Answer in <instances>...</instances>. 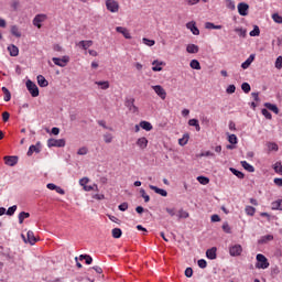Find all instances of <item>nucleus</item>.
Instances as JSON below:
<instances>
[{
	"mask_svg": "<svg viewBox=\"0 0 282 282\" xmlns=\"http://www.w3.org/2000/svg\"><path fill=\"white\" fill-rule=\"evenodd\" d=\"M87 153H89L87 147L79 148L77 151V155H87Z\"/></svg>",
	"mask_w": 282,
	"mask_h": 282,
	"instance_id": "55",
	"label": "nucleus"
},
{
	"mask_svg": "<svg viewBox=\"0 0 282 282\" xmlns=\"http://www.w3.org/2000/svg\"><path fill=\"white\" fill-rule=\"evenodd\" d=\"M272 210H282V199H278L271 204Z\"/></svg>",
	"mask_w": 282,
	"mask_h": 282,
	"instance_id": "32",
	"label": "nucleus"
},
{
	"mask_svg": "<svg viewBox=\"0 0 282 282\" xmlns=\"http://www.w3.org/2000/svg\"><path fill=\"white\" fill-rule=\"evenodd\" d=\"M91 45H94V41L91 40H88V41L83 40L77 43V46L82 47V50H89Z\"/></svg>",
	"mask_w": 282,
	"mask_h": 282,
	"instance_id": "15",
	"label": "nucleus"
},
{
	"mask_svg": "<svg viewBox=\"0 0 282 282\" xmlns=\"http://www.w3.org/2000/svg\"><path fill=\"white\" fill-rule=\"evenodd\" d=\"M256 55L251 54L242 64L241 67L242 69H248L252 63H254Z\"/></svg>",
	"mask_w": 282,
	"mask_h": 282,
	"instance_id": "17",
	"label": "nucleus"
},
{
	"mask_svg": "<svg viewBox=\"0 0 282 282\" xmlns=\"http://www.w3.org/2000/svg\"><path fill=\"white\" fill-rule=\"evenodd\" d=\"M188 124L189 127H195L196 131L202 130V127H199V120L197 119H189Z\"/></svg>",
	"mask_w": 282,
	"mask_h": 282,
	"instance_id": "30",
	"label": "nucleus"
},
{
	"mask_svg": "<svg viewBox=\"0 0 282 282\" xmlns=\"http://www.w3.org/2000/svg\"><path fill=\"white\" fill-rule=\"evenodd\" d=\"M223 230L224 232H226L227 235H230L232 232V229L230 228V225H228V223H224L223 224Z\"/></svg>",
	"mask_w": 282,
	"mask_h": 282,
	"instance_id": "51",
	"label": "nucleus"
},
{
	"mask_svg": "<svg viewBox=\"0 0 282 282\" xmlns=\"http://www.w3.org/2000/svg\"><path fill=\"white\" fill-rule=\"evenodd\" d=\"M229 171L236 175V177H238V180H243V177H246V175L241 172V171H238L237 169L235 167H230Z\"/></svg>",
	"mask_w": 282,
	"mask_h": 282,
	"instance_id": "28",
	"label": "nucleus"
},
{
	"mask_svg": "<svg viewBox=\"0 0 282 282\" xmlns=\"http://www.w3.org/2000/svg\"><path fill=\"white\" fill-rule=\"evenodd\" d=\"M28 218H30V213H25V212L20 213L18 216L19 224H23V221Z\"/></svg>",
	"mask_w": 282,
	"mask_h": 282,
	"instance_id": "35",
	"label": "nucleus"
},
{
	"mask_svg": "<svg viewBox=\"0 0 282 282\" xmlns=\"http://www.w3.org/2000/svg\"><path fill=\"white\" fill-rule=\"evenodd\" d=\"M261 113L264 116V118H267V120H272V113H270L268 109L263 108Z\"/></svg>",
	"mask_w": 282,
	"mask_h": 282,
	"instance_id": "53",
	"label": "nucleus"
},
{
	"mask_svg": "<svg viewBox=\"0 0 282 282\" xmlns=\"http://www.w3.org/2000/svg\"><path fill=\"white\" fill-rule=\"evenodd\" d=\"M152 65H155V66L152 67V72H162V66L161 65H164V63L154 61L152 63Z\"/></svg>",
	"mask_w": 282,
	"mask_h": 282,
	"instance_id": "33",
	"label": "nucleus"
},
{
	"mask_svg": "<svg viewBox=\"0 0 282 282\" xmlns=\"http://www.w3.org/2000/svg\"><path fill=\"white\" fill-rule=\"evenodd\" d=\"M235 32H237V34H239V36L242 39H246V30L243 28H236Z\"/></svg>",
	"mask_w": 282,
	"mask_h": 282,
	"instance_id": "50",
	"label": "nucleus"
},
{
	"mask_svg": "<svg viewBox=\"0 0 282 282\" xmlns=\"http://www.w3.org/2000/svg\"><path fill=\"white\" fill-rule=\"evenodd\" d=\"M52 61H53L54 65H57V67H66L67 63H69V56L65 55L62 58L53 57Z\"/></svg>",
	"mask_w": 282,
	"mask_h": 282,
	"instance_id": "6",
	"label": "nucleus"
},
{
	"mask_svg": "<svg viewBox=\"0 0 282 282\" xmlns=\"http://www.w3.org/2000/svg\"><path fill=\"white\" fill-rule=\"evenodd\" d=\"M135 99L134 98H130L126 100V107H128V109H130L132 106H134L135 104Z\"/></svg>",
	"mask_w": 282,
	"mask_h": 282,
	"instance_id": "59",
	"label": "nucleus"
},
{
	"mask_svg": "<svg viewBox=\"0 0 282 282\" xmlns=\"http://www.w3.org/2000/svg\"><path fill=\"white\" fill-rule=\"evenodd\" d=\"M264 107H265L267 109H269V111H273V113L279 115V107H276V105L270 104V102H265V104H264Z\"/></svg>",
	"mask_w": 282,
	"mask_h": 282,
	"instance_id": "27",
	"label": "nucleus"
},
{
	"mask_svg": "<svg viewBox=\"0 0 282 282\" xmlns=\"http://www.w3.org/2000/svg\"><path fill=\"white\" fill-rule=\"evenodd\" d=\"M47 147L48 149H52V147L63 148L65 147V139H48Z\"/></svg>",
	"mask_w": 282,
	"mask_h": 282,
	"instance_id": "7",
	"label": "nucleus"
},
{
	"mask_svg": "<svg viewBox=\"0 0 282 282\" xmlns=\"http://www.w3.org/2000/svg\"><path fill=\"white\" fill-rule=\"evenodd\" d=\"M272 19L274 23H280V24L282 23V17L279 13H273Z\"/></svg>",
	"mask_w": 282,
	"mask_h": 282,
	"instance_id": "57",
	"label": "nucleus"
},
{
	"mask_svg": "<svg viewBox=\"0 0 282 282\" xmlns=\"http://www.w3.org/2000/svg\"><path fill=\"white\" fill-rule=\"evenodd\" d=\"M274 240V236L272 235H267V236H262L259 240L258 243L263 245V243H268L269 241H273Z\"/></svg>",
	"mask_w": 282,
	"mask_h": 282,
	"instance_id": "23",
	"label": "nucleus"
},
{
	"mask_svg": "<svg viewBox=\"0 0 282 282\" xmlns=\"http://www.w3.org/2000/svg\"><path fill=\"white\" fill-rule=\"evenodd\" d=\"M4 164L7 166H17L19 164V156H4Z\"/></svg>",
	"mask_w": 282,
	"mask_h": 282,
	"instance_id": "11",
	"label": "nucleus"
},
{
	"mask_svg": "<svg viewBox=\"0 0 282 282\" xmlns=\"http://www.w3.org/2000/svg\"><path fill=\"white\" fill-rule=\"evenodd\" d=\"M261 34V30L258 25L253 28V30L249 33L250 36H259Z\"/></svg>",
	"mask_w": 282,
	"mask_h": 282,
	"instance_id": "48",
	"label": "nucleus"
},
{
	"mask_svg": "<svg viewBox=\"0 0 282 282\" xmlns=\"http://www.w3.org/2000/svg\"><path fill=\"white\" fill-rule=\"evenodd\" d=\"M45 21H47V14H44V13L36 14L33 19V25H35V28L41 30V28H43L41 23H45Z\"/></svg>",
	"mask_w": 282,
	"mask_h": 282,
	"instance_id": "3",
	"label": "nucleus"
},
{
	"mask_svg": "<svg viewBox=\"0 0 282 282\" xmlns=\"http://www.w3.org/2000/svg\"><path fill=\"white\" fill-rule=\"evenodd\" d=\"M112 237H113V239H120L122 237V229L113 228L112 229Z\"/></svg>",
	"mask_w": 282,
	"mask_h": 282,
	"instance_id": "34",
	"label": "nucleus"
},
{
	"mask_svg": "<svg viewBox=\"0 0 282 282\" xmlns=\"http://www.w3.org/2000/svg\"><path fill=\"white\" fill-rule=\"evenodd\" d=\"M206 30H221V25H215L213 22L205 23Z\"/></svg>",
	"mask_w": 282,
	"mask_h": 282,
	"instance_id": "37",
	"label": "nucleus"
},
{
	"mask_svg": "<svg viewBox=\"0 0 282 282\" xmlns=\"http://www.w3.org/2000/svg\"><path fill=\"white\" fill-rule=\"evenodd\" d=\"M26 89L29 94H31L32 98H37L40 94L39 86H36V84H34V82H32L31 79L26 80Z\"/></svg>",
	"mask_w": 282,
	"mask_h": 282,
	"instance_id": "2",
	"label": "nucleus"
},
{
	"mask_svg": "<svg viewBox=\"0 0 282 282\" xmlns=\"http://www.w3.org/2000/svg\"><path fill=\"white\" fill-rule=\"evenodd\" d=\"M186 52L188 54H197L199 52V46L195 45V44H188L186 46Z\"/></svg>",
	"mask_w": 282,
	"mask_h": 282,
	"instance_id": "20",
	"label": "nucleus"
},
{
	"mask_svg": "<svg viewBox=\"0 0 282 282\" xmlns=\"http://www.w3.org/2000/svg\"><path fill=\"white\" fill-rule=\"evenodd\" d=\"M34 153H41V148L36 147V145H30L26 155L32 156Z\"/></svg>",
	"mask_w": 282,
	"mask_h": 282,
	"instance_id": "26",
	"label": "nucleus"
},
{
	"mask_svg": "<svg viewBox=\"0 0 282 282\" xmlns=\"http://www.w3.org/2000/svg\"><path fill=\"white\" fill-rule=\"evenodd\" d=\"M197 182H199V184H203V186H206L207 184H210V178L206 176H198Z\"/></svg>",
	"mask_w": 282,
	"mask_h": 282,
	"instance_id": "39",
	"label": "nucleus"
},
{
	"mask_svg": "<svg viewBox=\"0 0 282 282\" xmlns=\"http://www.w3.org/2000/svg\"><path fill=\"white\" fill-rule=\"evenodd\" d=\"M243 252V248L241 245H234L229 248V253L231 257H240V254Z\"/></svg>",
	"mask_w": 282,
	"mask_h": 282,
	"instance_id": "10",
	"label": "nucleus"
},
{
	"mask_svg": "<svg viewBox=\"0 0 282 282\" xmlns=\"http://www.w3.org/2000/svg\"><path fill=\"white\" fill-rule=\"evenodd\" d=\"M275 69H282V56H278L275 59Z\"/></svg>",
	"mask_w": 282,
	"mask_h": 282,
	"instance_id": "56",
	"label": "nucleus"
},
{
	"mask_svg": "<svg viewBox=\"0 0 282 282\" xmlns=\"http://www.w3.org/2000/svg\"><path fill=\"white\" fill-rule=\"evenodd\" d=\"M207 259H210L212 261L217 259V247H213L206 251Z\"/></svg>",
	"mask_w": 282,
	"mask_h": 282,
	"instance_id": "18",
	"label": "nucleus"
},
{
	"mask_svg": "<svg viewBox=\"0 0 282 282\" xmlns=\"http://www.w3.org/2000/svg\"><path fill=\"white\" fill-rule=\"evenodd\" d=\"M225 3H226V8L228 9V10H236V6H235V1H232V0H225Z\"/></svg>",
	"mask_w": 282,
	"mask_h": 282,
	"instance_id": "46",
	"label": "nucleus"
},
{
	"mask_svg": "<svg viewBox=\"0 0 282 282\" xmlns=\"http://www.w3.org/2000/svg\"><path fill=\"white\" fill-rule=\"evenodd\" d=\"M11 34L15 36L17 39H21V31L19 30V26L12 25L11 26Z\"/></svg>",
	"mask_w": 282,
	"mask_h": 282,
	"instance_id": "31",
	"label": "nucleus"
},
{
	"mask_svg": "<svg viewBox=\"0 0 282 282\" xmlns=\"http://www.w3.org/2000/svg\"><path fill=\"white\" fill-rule=\"evenodd\" d=\"M149 188L151 191H154V193H156L158 195H161V197H167V195H169V193L165 189H162L158 186L150 185Z\"/></svg>",
	"mask_w": 282,
	"mask_h": 282,
	"instance_id": "14",
	"label": "nucleus"
},
{
	"mask_svg": "<svg viewBox=\"0 0 282 282\" xmlns=\"http://www.w3.org/2000/svg\"><path fill=\"white\" fill-rule=\"evenodd\" d=\"M250 10V6L246 2L238 3V13L240 17H248V12Z\"/></svg>",
	"mask_w": 282,
	"mask_h": 282,
	"instance_id": "9",
	"label": "nucleus"
},
{
	"mask_svg": "<svg viewBox=\"0 0 282 282\" xmlns=\"http://www.w3.org/2000/svg\"><path fill=\"white\" fill-rule=\"evenodd\" d=\"M185 276H187V279H191V276H193V269L192 268H187L185 270Z\"/></svg>",
	"mask_w": 282,
	"mask_h": 282,
	"instance_id": "64",
	"label": "nucleus"
},
{
	"mask_svg": "<svg viewBox=\"0 0 282 282\" xmlns=\"http://www.w3.org/2000/svg\"><path fill=\"white\" fill-rule=\"evenodd\" d=\"M237 91V87L235 85H229L226 89L227 94H235Z\"/></svg>",
	"mask_w": 282,
	"mask_h": 282,
	"instance_id": "60",
	"label": "nucleus"
},
{
	"mask_svg": "<svg viewBox=\"0 0 282 282\" xmlns=\"http://www.w3.org/2000/svg\"><path fill=\"white\" fill-rule=\"evenodd\" d=\"M257 259V263H256V268L258 270H268V268H270V262H268V258H265V256H263L262 253H258L256 256Z\"/></svg>",
	"mask_w": 282,
	"mask_h": 282,
	"instance_id": "1",
	"label": "nucleus"
},
{
	"mask_svg": "<svg viewBox=\"0 0 282 282\" xmlns=\"http://www.w3.org/2000/svg\"><path fill=\"white\" fill-rule=\"evenodd\" d=\"M79 261H86L87 265H91V263L94 262V259L89 254H80Z\"/></svg>",
	"mask_w": 282,
	"mask_h": 282,
	"instance_id": "24",
	"label": "nucleus"
},
{
	"mask_svg": "<svg viewBox=\"0 0 282 282\" xmlns=\"http://www.w3.org/2000/svg\"><path fill=\"white\" fill-rule=\"evenodd\" d=\"M268 151H279V144L275 142H268L267 143Z\"/></svg>",
	"mask_w": 282,
	"mask_h": 282,
	"instance_id": "40",
	"label": "nucleus"
},
{
	"mask_svg": "<svg viewBox=\"0 0 282 282\" xmlns=\"http://www.w3.org/2000/svg\"><path fill=\"white\" fill-rule=\"evenodd\" d=\"M189 67L192 69H202V65L199 64V61H197V59H192L189 63Z\"/></svg>",
	"mask_w": 282,
	"mask_h": 282,
	"instance_id": "38",
	"label": "nucleus"
},
{
	"mask_svg": "<svg viewBox=\"0 0 282 282\" xmlns=\"http://www.w3.org/2000/svg\"><path fill=\"white\" fill-rule=\"evenodd\" d=\"M141 196L143 197L145 204H149L151 202V197L147 194L144 189H140Z\"/></svg>",
	"mask_w": 282,
	"mask_h": 282,
	"instance_id": "49",
	"label": "nucleus"
},
{
	"mask_svg": "<svg viewBox=\"0 0 282 282\" xmlns=\"http://www.w3.org/2000/svg\"><path fill=\"white\" fill-rule=\"evenodd\" d=\"M2 91L4 94V102H10V100H12V94H10V90L6 86H3Z\"/></svg>",
	"mask_w": 282,
	"mask_h": 282,
	"instance_id": "25",
	"label": "nucleus"
},
{
	"mask_svg": "<svg viewBox=\"0 0 282 282\" xmlns=\"http://www.w3.org/2000/svg\"><path fill=\"white\" fill-rule=\"evenodd\" d=\"M191 215L188 212H185L184 209L178 210V219H188Z\"/></svg>",
	"mask_w": 282,
	"mask_h": 282,
	"instance_id": "43",
	"label": "nucleus"
},
{
	"mask_svg": "<svg viewBox=\"0 0 282 282\" xmlns=\"http://www.w3.org/2000/svg\"><path fill=\"white\" fill-rule=\"evenodd\" d=\"M241 89H242V91H243L245 94H250V91H251L252 88L250 87V84H248V83H242Z\"/></svg>",
	"mask_w": 282,
	"mask_h": 282,
	"instance_id": "47",
	"label": "nucleus"
},
{
	"mask_svg": "<svg viewBox=\"0 0 282 282\" xmlns=\"http://www.w3.org/2000/svg\"><path fill=\"white\" fill-rule=\"evenodd\" d=\"M228 142L230 144H237V142H239V140L237 139V137L235 134H229L228 135Z\"/></svg>",
	"mask_w": 282,
	"mask_h": 282,
	"instance_id": "54",
	"label": "nucleus"
},
{
	"mask_svg": "<svg viewBox=\"0 0 282 282\" xmlns=\"http://www.w3.org/2000/svg\"><path fill=\"white\" fill-rule=\"evenodd\" d=\"M140 127L144 129V131H151L153 129V126L149 121H141Z\"/></svg>",
	"mask_w": 282,
	"mask_h": 282,
	"instance_id": "29",
	"label": "nucleus"
},
{
	"mask_svg": "<svg viewBox=\"0 0 282 282\" xmlns=\"http://www.w3.org/2000/svg\"><path fill=\"white\" fill-rule=\"evenodd\" d=\"M8 52L10 56H19V47H17L14 44L8 46Z\"/></svg>",
	"mask_w": 282,
	"mask_h": 282,
	"instance_id": "21",
	"label": "nucleus"
},
{
	"mask_svg": "<svg viewBox=\"0 0 282 282\" xmlns=\"http://www.w3.org/2000/svg\"><path fill=\"white\" fill-rule=\"evenodd\" d=\"M142 42L144 43V45H148V47H153V45H155V42L153 40H149L147 37H143Z\"/></svg>",
	"mask_w": 282,
	"mask_h": 282,
	"instance_id": "52",
	"label": "nucleus"
},
{
	"mask_svg": "<svg viewBox=\"0 0 282 282\" xmlns=\"http://www.w3.org/2000/svg\"><path fill=\"white\" fill-rule=\"evenodd\" d=\"M187 30H191L192 34H194V36H199V29L197 28V25L195 24V22H188L186 24Z\"/></svg>",
	"mask_w": 282,
	"mask_h": 282,
	"instance_id": "13",
	"label": "nucleus"
},
{
	"mask_svg": "<svg viewBox=\"0 0 282 282\" xmlns=\"http://www.w3.org/2000/svg\"><path fill=\"white\" fill-rule=\"evenodd\" d=\"M273 171L275 173H278V175H282V165H281V162H276L274 165H273Z\"/></svg>",
	"mask_w": 282,
	"mask_h": 282,
	"instance_id": "44",
	"label": "nucleus"
},
{
	"mask_svg": "<svg viewBox=\"0 0 282 282\" xmlns=\"http://www.w3.org/2000/svg\"><path fill=\"white\" fill-rule=\"evenodd\" d=\"M240 164H241L242 169H245V171H248V173H254V166H252L247 161H241Z\"/></svg>",
	"mask_w": 282,
	"mask_h": 282,
	"instance_id": "22",
	"label": "nucleus"
},
{
	"mask_svg": "<svg viewBox=\"0 0 282 282\" xmlns=\"http://www.w3.org/2000/svg\"><path fill=\"white\" fill-rule=\"evenodd\" d=\"M137 147H139V149L144 151V149H147V147H149V140L145 137L139 138L137 140Z\"/></svg>",
	"mask_w": 282,
	"mask_h": 282,
	"instance_id": "12",
	"label": "nucleus"
},
{
	"mask_svg": "<svg viewBox=\"0 0 282 282\" xmlns=\"http://www.w3.org/2000/svg\"><path fill=\"white\" fill-rule=\"evenodd\" d=\"M14 213H17V205L9 207L7 210V215H9V217H12V215H14Z\"/></svg>",
	"mask_w": 282,
	"mask_h": 282,
	"instance_id": "58",
	"label": "nucleus"
},
{
	"mask_svg": "<svg viewBox=\"0 0 282 282\" xmlns=\"http://www.w3.org/2000/svg\"><path fill=\"white\" fill-rule=\"evenodd\" d=\"M95 85H98V87H100V89H109V82H95Z\"/></svg>",
	"mask_w": 282,
	"mask_h": 282,
	"instance_id": "42",
	"label": "nucleus"
},
{
	"mask_svg": "<svg viewBox=\"0 0 282 282\" xmlns=\"http://www.w3.org/2000/svg\"><path fill=\"white\" fill-rule=\"evenodd\" d=\"M128 208H129L128 203H122L119 205V210H121L122 213H124V210H128Z\"/></svg>",
	"mask_w": 282,
	"mask_h": 282,
	"instance_id": "63",
	"label": "nucleus"
},
{
	"mask_svg": "<svg viewBox=\"0 0 282 282\" xmlns=\"http://www.w3.org/2000/svg\"><path fill=\"white\" fill-rule=\"evenodd\" d=\"M116 32L122 34L124 39H131V33H129V30L124 26H117Z\"/></svg>",
	"mask_w": 282,
	"mask_h": 282,
	"instance_id": "16",
	"label": "nucleus"
},
{
	"mask_svg": "<svg viewBox=\"0 0 282 282\" xmlns=\"http://www.w3.org/2000/svg\"><path fill=\"white\" fill-rule=\"evenodd\" d=\"M36 80L40 87H47V85H50V82H47L43 75H37Z\"/></svg>",
	"mask_w": 282,
	"mask_h": 282,
	"instance_id": "19",
	"label": "nucleus"
},
{
	"mask_svg": "<svg viewBox=\"0 0 282 282\" xmlns=\"http://www.w3.org/2000/svg\"><path fill=\"white\" fill-rule=\"evenodd\" d=\"M21 237H22V239H23V241H24V243H30L31 246H34V243H36V237L34 236V231H32V230H29L28 232H26V238H25V235H21Z\"/></svg>",
	"mask_w": 282,
	"mask_h": 282,
	"instance_id": "4",
	"label": "nucleus"
},
{
	"mask_svg": "<svg viewBox=\"0 0 282 282\" xmlns=\"http://www.w3.org/2000/svg\"><path fill=\"white\" fill-rule=\"evenodd\" d=\"M87 184H89L88 177H83L79 180V185L83 186L84 188H85V186H87Z\"/></svg>",
	"mask_w": 282,
	"mask_h": 282,
	"instance_id": "61",
	"label": "nucleus"
},
{
	"mask_svg": "<svg viewBox=\"0 0 282 282\" xmlns=\"http://www.w3.org/2000/svg\"><path fill=\"white\" fill-rule=\"evenodd\" d=\"M104 141L106 144H111V142H113V135L111 133L104 134Z\"/></svg>",
	"mask_w": 282,
	"mask_h": 282,
	"instance_id": "45",
	"label": "nucleus"
},
{
	"mask_svg": "<svg viewBox=\"0 0 282 282\" xmlns=\"http://www.w3.org/2000/svg\"><path fill=\"white\" fill-rule=\"evenodd\" d=\"M153 91L161 98V100H166V90L161 85L152 86Z\"/></svg>",
	"mask_w": 282,
	"mask_h": 282,
	"instance_id": "8",
	"label": "nucleus"
},
{
	"mask_svg": "<svg viewBox=\"0 0 282 282\" xmlns=\"http://www.w3.org/2000/svg\"><path fill=\"white\" fill-rule=\"evenodd\" d=\"M207 265H208V262H206V260L204 259L198 260V267L202 268V270L207 268Z\"/></svg>",
	"mask_w": 282,
	"mask_h": 282,
	"instance_id": "62",
	"label": "nucleus"
},
{
	"mask_svg": "<svg viewBox=\"0 0 282 282\" xmlns=\"http://www.w3.org/2000/svg\"><path fill=\"white\" fill-rule=\"evenodd\" d=\"M188 134H184L183 138L178 139V144L181 147H186L188 144Z\"/></svg>",
	"mask_w": 282,
	"mask_h": 282,
	"instance_id": "41",
	"label": "nucleus"
},
{
	"mask_svg": "<svg viewBox=\"0 0 282 282\" xmlns=\"http://www.w3.org/2000/svg\"><path fill=\"white\" fill-rule=\"evenodd\" d=\"M106 8L109 12L116 13L120 10V4L116 0H107Z\"/></svg>",
	"mask_w": 282,
	"mask_h": 282,
	"instance_id": "5",
	"label": "nucleus"
},
{
	"mask_svg": "<svg viewBox=\"0 0 282 282\" xmlns=\"http://www.w3.org/2000/svg\"><path fill=\"white\" fill-rule=\"evenodd\" d=\"M245 213L249 215V217H254V214L257 213V209L252 206H247L245 208Z\"/></svg>",
	"mask_w": 282,
	"mask_h": 282,
	"instance_id": "36",
	"label": "nucleus"
}]
</instances>
